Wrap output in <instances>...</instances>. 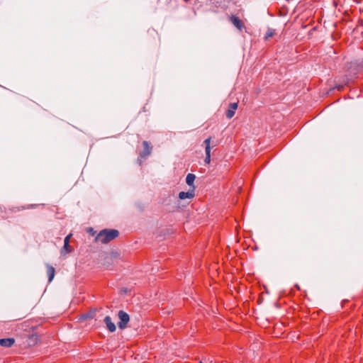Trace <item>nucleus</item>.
Masks as SVG:
<instances>
[{
	"instance_id": "1",
	"label": "nucleus",
	"mask_w": 363,
	"mask_h": 363,
	"mask_svg": "<svg viewBox=\"0 0 363 363\" xmlns=\"http://www.w3.org/2000/svg\"><path fill=\"white\" fill-rule=\"evenodd\" d=\"M118 235L119 233L117 230L104 229L100 231V233L97 235L96 237V240L103 244H106L116 238Z\"/></svg>"
},
{
	"instance_id": "2",
	"label": "nucleus",
	"mask_w": 363,
	"mask_h": 363,
	"mask_svg": "<svg viewBox=\"0 0 363 363\" xmlns=\"http://www.w3.org/2000/svg\"><path fill=\"white\" fill-rule=\"evenodd\" d=\"M120 321L118 323L120 329L126 328L128 323L130 320L129 315L123 311H120L118 314Z\"/></svg>"
},
{
	"instance_id": "3",
	"label": "nucleus",
	"mask_w": 363,
	"mask_h": 363,
	"mask_svg": "<svg viewBox=\"0 0 363 363\" xmlns=\"http://www.w3.org/2000/svg\"><path fill=\"white\" fill-rule=\"evenodd\" d=\"M211 137H208L207 139H206L203 142L205 144V152H206V157L204 160V162L206 164H209L211 162Z\"/></svg>"
},
{
	"instance_id": "4",
	"label": "nucleus",
	"mask_w": 363,
	"mask_h": 363,
	"mask_svg": "<svg viewBox=\"0 0 363 363\" xmlns=\"http://www.w3.org/2000/svg\"><path fill=\"white\" fill-rule=\"evenodd\" d=\"M238 103H231L229 105L228 109L226 111L225 116L228 118H232L234 115L235 110L238 108Z\"/></svg>"
},
{
	"instance_id": "5",
	"label": "nucleus",
	"mask_w": 363,
	"mask_h": 363,
	"mask_svg": "<svg viewBox=\"0 0 363 363\" xmlns=\"http://www.w3.org/2000/svg\"><path fill=\"white\" fill-rule=\"evenodd\" d=\"M143 145L144 147V150L140 153V156L143 158L147 157L150 155L152 147L150 145V144L147 141H143Z\"/></svg>"
},
{
	"instance_id": "6",
	"label": "nucleus",
	"mask_w": 363,
	"mask_h": 363,
	"mask_svg": "<svg viewBox=\"0 0 363 363\" xmlns=\"http://www.w3.org/2000/svg\"><path fill=\"white\" fill-rule=\"evenodd\" d=\"M108 330L113 333L116 330V325L114 324V323L112 322V320L110 316L107 315L104 318V320Z\"/></svg>"
},
{
	"instance_id": "7",
	"label": "nucleus",
	"mask_w": 363,
	"mask_h": 363,
	"mask_svg": "<svg viewBox=\"0 0 363 363\" xmlns=\"http://www.w3.org/2000/svg\"><path fill=\"white\" fill-rule=\"evenodd\" d=\"M230 20L231 21V23L238 28L240 30H241L243 28V23L242 22V21L238 17V16H232L230 18Z\"/></svg>"
},
{
	"instance_id": "8",
	"label": "nucleus",
	"mask_w": 363,
	"mask_h": 363,
	"mask_svg": "<svg viewBox=\"0 0 363 363\" xmlns=\"http://www.w3.org/2000/svg\"><path fill=\"white\" fill-rule=\"evenodd\" d=\"M194 196V189H190L189 191L185 192V191H181L179 194V198L182 200L186 199H192Z\"/></svg>"
},
{
	"instance_id": "9",
	"label": "nucleus",
	"mask_w": 363,
	"mask_h": 363,
	"mask_svg": "<svg viewBox=\"0 0 363 363\" xmlns=\"http://www.w3.org/2000/svg\"><path fill=\"white\" fill-rule=\"evenodd\" d=\"M15 342L13 338H4L0 339V345L5 347H11Z\"/></svg>"
},
{
	"instance_id": "10",
	"label": "nucleus",
	"mask_w": 363,
	"mask_h": 363,
	"mask_svg": "<svg viewBox=\"0 0 363 363\" xmlns=\"http://www.w3.org/2000/svg\"><path fill=\"white\" fill-rule=\"evenodd\" d=\"M47 267V274L48 276V281L50 283L54 279L55 274V269L52 266L49 264H46Z\"/></svg>"
},
{
	"instance_id": "11",
	"label": "nucleus",
	"mask_w": 363,
	"mask_h": 363,
	"mask_svg": "<svg viewBox=\"0 0 363 363\" xmlns=\"http://www.w3.org/2000/svg\"><path fill=\"white\" fill-rule=\"evenodd\" d=\"M195 179H196V176L194 174H191V173L188 174L186 177V184L189 186H191L192 189H194V190H195V186L194 185Z\"/></svg>"
},
{
	"instance_id": "12",
	"label": "nucleus",
	"mask_w": 363,
	"mask_h": 363,
	"mask_svg": "<svg viewBox=\"0 0 363 363\" xmlns=\"http://www.w3.org/2000/svg\"><path fill=\"white\" fill-rule=\"evenodd\" d=\"M72 251V247L69 245V244H64V246L61 250L62 255H65L67 253H69Z\"/></svg>"
},
{
	"instance_id": "13",
	"label": "nucleus",
	"mask_w": 363,
	"mask_h": 363,
	"mask_svg": "<svg viewBox=\"0 0 363 363\" xmlns=\"http://www.w3.org/2000/svg\"><path fill=\"white\" fill-rule=\"evenodd\" d=\"M274 35V30H272V29H268V30L267 31L266 34H265V39L267 40L272 37H273Z\"/></svg>"
},
{
	"instance_id": "14",
	"label": "nucleus",
	"mask_w": 363,
	"mask_h": 363,
	"mask_svg": "<svg viewBox=\"0 0 363 363\" xmlns=\"http://www.w3.org/2000/svg\"><path fill=\"white\" fill-rule=\"evenodd\" d=\"M36 205L35 204H31V205H28L26 206H21V207H18V211L20 210H24V209H28V208H33Z\"/></svg>"
},
{
	"instance_id": "15",
	"label": "nucleus",
	"mask_w": 363,
	"mask_h": 363,
	"mask_svg": "<svg viewBox=\"0 0 363 363\" xmlns=\"http://www.w3.org/2000/svg\"><path fill=\"white\" fill-rule=\"evenodd\" d=\"M71 236H72V234H69L65 237V240H64V244H67V245L69 244V239H70Z\"/></svg>"
},
{
	"instance_id": "16",
	"label": "nucleus",
	"mask_w": 363,
	"mask_h": 363,
	"mask_svg": "<svg viewBox=\"0 0 363 363\" xmlns=\"http://www.w3.org/2000/svg\"><path fill=\"white\" fill-rule=\"evenodd\" d=\"M199 363H203L202 362H200Z\"/></svg>"
}]
</instances>
